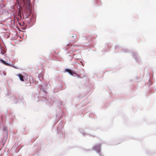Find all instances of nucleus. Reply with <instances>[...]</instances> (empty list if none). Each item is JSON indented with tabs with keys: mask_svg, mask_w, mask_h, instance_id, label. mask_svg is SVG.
<instances>
[{
	"mask_svg": "<svg viewBox=\"0 0 156 156\" xmlns=\"http://www.w3.org/2000/svg\"><path fill=\"white\" fill-rule=\"evenodd\" d=\"M23 3V6L25 8L23 15L26 18H28L31 13L32 8L30 0H22Z\"/></svg>",
	"mask_w": 156,
	"mask_h": 156,
	"instance_id": "f257e3e1",
	"label": "nucleus"
},
{
	"mask_svg": "<svg viewBox=\"0 0 156 156\" xmlns=\"http://www.w3.org/2000/svg\"><path fill=\"white\" fill-rule=\"evenodd\" d=\"M65 71L68 72L70 74L73 75L74 74H76L74 72L69 69H66Z\"/></svg>",
	"mask_w": 156,
	"mask_h": 156,
	"instance_id": "f03ea898",
	"label": "nucleus"
},
{
	"mask_svg": "<svg viewBox=\"0 0 156 156\" xmlns=\"http://www.w3.org/2000/svg\"><path fill=\"white\" fill-rule=\"evenodd\" d=\"M17 76H18L19 77L20 80L21 81H24V80L23 79V76L22 75H21L20 74H18Z\"/></svg>",
	"mask_w": 156,
	"mask_h": 156,
	"instance_id": "7ed1b4c3",
	"label": "nucleus"
},
{
	"mask_svg": "<svg viewBox=\"0 0 156 156\" xmlns=\"http://www.w3.org/2000/svg\"><path fill=\"white\" fill-rule=\"evenodd\" d=\"M0 60L2 63H3L5 65L8 66H11V65L7 63L6 62H5V61H4V60H2V59H0Z\"/></svg>",
	"mask_w": 156,
	"mask_h": 156,
	"instance_id": "20e7f679",
	"label": "nucleus"
},
{
	"mask_svg": "<svg viewBox=\"0 0 156 156\" xmlns=\"http://www.w3.org/2000/svg\"><path fill=\"white\" fill-rule=\"evenodd\" d=\"M72 37H73V39H75L77 37V36L75 34H73L72 36Z\"/></svg>",
	"mask_w": 156,
	"mask_h": 156,
	"instance_id": "39448f33",
	"label": "nucleus"
},
{
	"mask_svg": "<svg viewBox=\"0 0 156 156\" xmlns=\"http://www.w3.org/2000/svg\"><path fill=\"white\" fill-rule=\"evenodd\" d=\"M16 3L19 6H20V7H21L20 2L18 0H16Z\"/></svg>",
	"mask_w": 156,
	"mask_h": 156,
	"instance_id": "423d86ee",
	"label": "nucleus"
},
{
	"mask_svg": "<svg viewBox=\"0 0 156 156\" xmlns=\"http://www.w3.org/2000/svg\"><path fill=\"white\" fill-rule=\"evenodd\" d=\"M80 62H81L82 65L83 66V63H82V62L81 61Z\"/></svg>",
	"mask_w": 156,
	"mask_h": 156,
	"instance_id": "0eeeda50",
	"label": "nucleus"
},
{
	"mask_svg": "<svg viewBox=\"0 0 156 156\" xmlns=\"http://www.w3.org/2000/svg\"><path fill=\"white\" fill-rule=\"evenodd\" d=\"M19 13H20V9H19Z\"/></svg>",
	"mask_w": 156,
	"mask_h": 156,
	"instance_id": "6e6552de",
	"label": "nucleus"
},
{
	"mask_svg": "<svg viewBox=\"0 0 156 156\" xmlns=\"http://www.w3.org/2000/svg\"><path fill=\"white\" fill-rule=\"evenodd\" d=\"M98 147H101V146L100 145H98Z\"/></svg>",
	"mask_w": 156,
	"mask_h": 156,
	"instance_id": "1a4fd4ad",
	"label": "nucleus"
},
{
	"mask_svg": "<svg viewBox=\"0 0 156 156\" xmlns=\"http://www.w3.org/2000/svg\"><path fill=\"white\" fill-rule=\"evenodd\" d=\"M67 46H69V44H67Z\"/></svg>",
	"mask_w": 156,
	"mask_h": 156,
	"instance_id": "9d476101",
	"label": "nucleus"
}]
</instances>
